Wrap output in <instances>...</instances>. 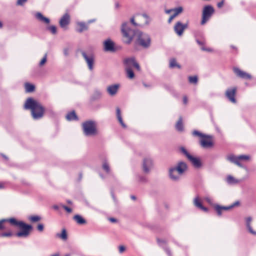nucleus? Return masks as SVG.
I'll return each mask as SVG.
<instances>
[{
	"instance_id": "1",
	"label": "nucleus",
	"mask_w": 256,
	"mask_h": 256,
	"mask_svg": "<svg viewBox=\"0 0 256 256\" xmlns=\"http://www.w3.org/2000/svg\"><path fill=\"white\" fill-rule=\"evenodd\" d=\"M24 108L31 110L32 116L34 120H38L43 116L44 110V107L40 102L32 98L26 100Z\"/></svg>"
},
{
	"instance_id": "2",
	"label": "nucleus",
	"mask_w": 256,
	"mask_h": 256,
	"mask_svg": "<svg viewBox=\"0 0 256 256\" xmlns=\"http://www.w3.org/2000/svg\"><path fill=\"white\" fill-rule=\"evenodd\" d=\"M187 169L188 166L186 162H179L176 165L169 169V176L172 180L177 182L180 180Z\"/></svg>"
},
{
	"instance_id": "3",
	"label": "nucleus",
	"mask_w": 256,
	"mask_h": 256,
	"mask_svg": "<svg viewBox=\"0 0 256 256\" xmlns=\"http://www.w3.org/2000/svg\"><path fill=\"white\" fill-rule=\"evenodd\" d=\"M6 222H10L12 225L18 226L21 230L16 234L18 237L26 238L29 234L30 231L32 230V226L26 224L22 221H17L14 218L6 219Z\"/></svg>"
},
{
	"instance_id": "4",
	"label": "nucleus",
	"mask_w": 256,
	"mask_h": 256,
	"mask_svg": "<svg viewBox=\"0 0 256 256\" xmlns=\"http://www.w3.org/2000/svg\"><path fill=\"white\" fill-rule=\"evenodd\" d=\"M226 160L229 162L234 164L240 168L247 169L244 164L250 160L251 157L249 155H240L236 156L231 154L226 156Z\"/></svg>"
},
{
	"instance_id": "5",
	"label": "nucleus",
	"mask_w": 256,
	"mask_h": 256,
	"mask_svg": "<svg viewBox=\"0 0 256 256\" xmlns=\"http://www.w3.org/2000/svg\"><path fill=\"white\" fill-rule=\"evenodd\" d=\"M84 134L87 136H94L98 134L96 124L95 122L88 120L82 124Z\"/></svg>"
},
{
	"instance_id": "6",
	"label": "nucleus",
	"mask_w": 256,
	"mask_h": 256,
	"mask_svg": "<svg viewBox=\"0 0 256 256\" xmlns=\"http://www.w3.org/2000/svg\"><path fill=\"white\" fill-rule=\"evenodd\" d=\"M121 30L123 36V40L126 44H130L134 36H136V32L132 30L128 26V22H124L122 26Z\"/></svg>"
},
{
	"instance_id": "7",
	"label": "nucleus",
	"mask_w": 256,
	"mask_h": 256,
	"mask_svg": "<svg viewBox=\"0 0 256 256\" xmlns=\"http://www.w3.org/2000/svg\"><path fill=\"white\" fill-rule=\"evenodd\" d=\"M136 42L138 45L144 48H148L150 46L151 39L148 34L136 31Z\"/></svg>"
},
{
	"instance_id": "8",
	"label": "nucleus",
	"mask_w": 256,
	"mask_h": 256,
	"mask_svg": "<svg viewBox=\"0 0 256 256\" xmlns=\"http://www.w3.org/2000/svg\"><path fill=\"white\" fill-rule=\"evenodd\" d=\"M180 151L188 159L192 162L194 167L196 168H200L202 166V162L198 158L194 157L190 155V154L184 147H181L180 148Z\"/></svg>"
},
{
	"instance_id": "9",
	"label": "nucleus",
	"mask_w": 256,
	"mask_h": 256,
	"mask_svg": "<svg viewBox=\"0 0 256 256\" xmlns=\"http://www.w3.org/2000/svg\"><path fill=\"white\" fill-rule=\"evenodd\" d=\"M214 8L210 6H206L202 11V20L201 24L202 25L207 22L210 18L212 14L214 13Z\"/></svg>"
},
{
	"instance_id": "10",
	"label": "nucleus",
	"mask_w": 256,
	"mask_h": 256,
	"mask_svg": "<svg viewBox=\"0 0 256 256\" xmlns=\"http://www.w3.org/2000/svg\"><path fill=\"white\" fill-rule=\"evenodd\" d=\"M200 144L204 148H212L214 146L212 136L210 135L204 134L200 138Z\"/></svg>"
},
{
	"instance_id": "11",
	"label": "nucleus",
	"mask_w": 256,
	"mask_h": 256,
	"mask_svg": "<svg viewBox=\"0 0 256 256\" xmlns=\"http://www.w3.org/2000/svg\"><path fill=\"white\" fill-rule=\"evenodd\" d=\"M125 68L132 69V67L135 68L138 70H140V66L138 64L135 60L134 58H127L124 60Z\"/></svg>"
},
{
	"instance_id": "12",
	"label": "nucleus",
	"mask_w": 256,
	"mask_h": 256,
	"mask_svg": "<svg viewBox=\"0 0 256 256\" xmlns=\"http://www.w3.org/2000/svg\"><path fill=\"white\" fill-rule=\"evenodd\" d=\"M82 54L88 64V69L92 70L94 68V56L92 54H88L84 52H82Z\"/></svg>"
},
{
	"instance_id": "13",
	"label": "nucleus",
	"mask_w": 256,
	"mask_h": 256,
	"mask_svg": "<svg viewBox=\"0 0 256 256\" xmlns=\"http://www.w3.org/2000/svg\"><path fill=\"white\" fill-rule=\"evenodd\" d=\"M153 167V162L151 158H146L144 159L142 168L145 173H149Z\"/></svg>"
},
{
	"instance_id": "14",
	"label": "nucleus",
	"mask_w": 256,
	"mask_h": 256,
	"mask_svg": "<svg viewBox=\"0 0 256 256\" xmlns=\"http://www.w3.org/2000/svg\"><path fill=\"white\" fill-rule=\"evenodd\" d=\"M188 26V24H182L180 22H178L174 26V30L178 36H181Z\"/></svg>"
},
{
	"instance_id": "15",
	"label": "nucleus",
	"mask_w": 256,
	"mask_h": 256,
	"mask_svg": "<svg viewBox=\"0 0 256 256\" xmlns=\"http://www.w3.org/2000/svg\"><path fill=\"white\" fill-rule=\"evenodd\" d=\"M104 50L105 52H114L116 51L114 42L110 38L104 40L103 42Z\"/></svg>"
},
{
	"instance_id": "16",
	"label": "nucleus",
	"mask_w": 256,
	"mask_h": 256,
	"mask_svg": "<svg viewBox=\"0 0 256 256\" xmlns=\"http://www.w3.org/2000/svg\"><path fill=\"white\" fill-rule=\"evenodd\" d=\"M236 90V88H233L228 89L226 92V95L228 98L233 103L236 102V100L235 98Z\"/></svg>"
},
{
	"instance_id": "17",
	"label": "nucleus",
	"mask_w": 256,
	"mask_h": 256,
	"mask_svg": "<svg viewBox=\"0 0 256 256\" xmlns=\"http://www.w3.org/2000/svg\"><path fill=\"white\" fill-rule=\"evenodd\" d=\"M233 70L236 75L239 78L244 79H250L252 78L250 74L240 70L238 68H233Z\"/></svg>"
},
{
	"instance_id": "18",
	"label": "nucleus",
	"mask_w": 256,
	"mask_h": 256,
	"mask_svg": "<svg viewBox=\"0 0 256 256\" xmlns=\"http://www.w3.org/2000/svg\"><path fill=\"white\" fill-rule=\"evenodd\" d=\"M70 21V15L66 13L65 14L60 20V25L61 28H66L67 26L69 24Z\"/></svg>"
},
{
	"instance_id": "19",
	"label": "nucleus",
	"mask_w": 256,
	"mask_h": 256,
	"mask_svg": "<svg viewBox=\"0 0 256 256\" xmlns=\"http://www.w3.org/2000/svg\"><path fill=\"white\" fill-rule=\"evenodd\" d=\"M252 218L251 216H248L245 218V222L246 226L248 230V232L253 235L256 236V231L253 230L252 227L251 226L250 224L252 222Z\"/></svg>"
},
{
	"instance_id": "20",
	"label": "nucleus",
	"mask_w": 256,
	"mask_h": 256,
	"mask_svg": "<svg viewBox=\"0 0 256 256\" xmlns=\"http://www.w3.org/2000/svg\"><path fill=\"white\" fill-rule=\"evenodd\" d=\"M36 18L39 21L46 24H48L50 22V20L48 18L44 16L42 13L38 12L35 14Z\"/></svg>"
},
{
	"instance_id": "21",
	"label": "nucleus",
	"mask_w": 256,
	"mask_h": 256,
	"mask_svg": "<svg viewBox=\"0 0 256 256\" xmlns=\"http://www.w3.org/2000/svg\"><path fill=\"white\" fill-rule=\"evenodd\" d=\"M118 88V84L111 85L107 88V91L110 96H114L116 94Z\"/></svg>"
},
{
	"instance_id": "22",
	"label": "nucleus",
	"mask_w": 256,
	"mask_h": 256,
	"mask_svg": "<svg viewBox=\"0 0 256 256\" xmlns=\"http://www.w3.org/2000/svg\"><path fill=\"white\" fill-rule=\"evenodd\" d=\"M214 208L217 212L218 216H220L223 210H228L232 208L230 205L228 206H222L219 205H216Z\"/></svg>"
},
{
	"instance_id": "23",
	"label": "nucleus",
	"mask_w": 256,
	"mask_h": 256,
	"mask_svg": "<svg viewBox=\"0 0 256 256\" xmlns=\"http://www.w3.org/2000/svg\"><path fill=\"white\" fill-rule=\"evenodd\" d=\"M226 181L229 184H236L240 183L241 180L234 178L231 175H228L226 177Z\"/></svg>"
},
{
	"instance_id": "24",
	"label": "nucleus",
	"mask_w": 256,
	"mask_h": 256,
	"mask_svg": "<svg viewBox=\"0 0 256 256\" xmlns=\"http://www.w3.org/2000/svg\"><path fill=\"white\" fill-rule=\"evenodd\" d=\"M194 204L195 205V206H196L197 208L201 209L204 212H208V208L206 207H204L202 205V204L201 202H200V200L198 197H196L194 199Z\"/></svg>"
},
{
	"instance_id": "25",
	"label": "nucleus",
	"mask_w": 256,
	"mask_h": 256,
	"mask_svg": "<svg viewBox=\"0 0 256 256\" xmlns=\"http://www.w3.org/2000/svg\"><path fill=\"white\" fill-rule=\"evenodd\" d=\"M56 238H60L61 240L66 241L68 239V234L66 232V230L65 228H63L62 230L61 233H57L56 234Z\"/></svg>"
},
{
	"instance_id": "26",
	"label": "nucleus",
	"mask_w": 256,
	"mask_h": 256,
	"mask_svg": "<svg viewBox=\"0 0 256 256\" xmlns=\"http://www.w3.org/2000/svg\"><path fill=\"white\" fill-rule=\"evenodd\" d=\"M116 117L117 118L121 126L124 128H126V125L124 124L122 120V116L121 115V112L120 108H117L116 109Z\"/></svg>"
},
{
	"instance_id": "27",
	"label": "nucleus",
	"mask_w": 256,
	"mask_h": 256,
	"mask_svg": "<svg viewBox=\"0 0 256 256\" xmlns=\"http://www.w3.org/2000/svg\"><path fill=\"white\" fill-rule=\"evenodd\" d=\"M77 24L78 27L76 28V30L78 32H82L84 30H86L88 29L87 26L84 22H79Z\"/></svg>"
},
{
	"instance_id": "28",
	"label": "nucleus",
	"mask_w": 256,
	"mask_h": 256,
	"mask_svg": "<svg viewBox=\"0 0 256 256\" xmlns=\"http://www.w3.org/2000/svg\"><path fill=\"white\" fill-rule=\"evenodd\" d=\"M74 219L79 224H84L86 223V220L80 215H76L74 217Z\"/></svg>"
},
{
	"instance_id": "29",
	"label": "nucleus",
	"mask_w": 256,
	"mask_h": 256,
	"mask_svg": "<svg viewBox=\"0 0 256 256\" xmlns=\"http://www.w3.org/2000/svg\"><path fill=\"white\" fill-rule=\"evenodd\" d=\"M26 91L28 92H30L34 91L35 86L34 84L30 83H26L24 84Z\"/></svg>"
},
{
	"instance_id": "30",
	"label": "nucleus",
	"mask_w": 256,
	"mask_h": 256,
	"mask_svg": "<svg viewBox=\"0 0 256 256\" xmlns=\"http://www.w3.org/2000/svg\"><path fill=\"white\" fill-rule=\"evenodd\" d=\"M103 170L108 174L110 172V167L108 161L106 160H104L102 164Z\"/></svg>"
},
{
	"instance_id": "31",
	"label": "nucleus",
	"mask_w": 256,
	"mask_h": 256,
	"mask_svg": "<svg viewBox=\"0 0 256 256\" xmlns=\"http://www.w3.org/2000/svg\"><path fill=\"white\" fill-rule=\"evenodd\" d=\"M66 118L68 120H72L78 119L77 116L74 112H72L68 114L66 116Z\"/></svg>"
},
{
	"instance_id": "32",
	"label": "nucleus",
	"mask_w": 256,
	"mask_h": 256,
	"mask_svg": "<svg viewBox=\"0 0 256 256\" xmlns=\"http://www.w3.org/2000/svg\"><path fill=\"white\" fill-rule=\"evenodd\" d=\"M183 11V8L182 6H179L178 8H174L173 12H174L172 16L175 18L178 15L180 14Z\"/></svg>"
},
{
	"instance_id": "33",
	"label": "nucleus",
	"mask_w": 256,
	"mask_h": 256,
	"mask_svg": "<svg viewBox=\"0 0 256 256\" xmlns=\"http://www.w3.org/2000/svg\"><path fill=\"white\" fill-rule=\"evenodd\" d=\"M176 128L178 131H182L183 130L182 118L181 117L180 118L179 120L176 124Z\"/></svg>"
},
{
	"instance_id": "34",
	"label": "nucleus",
	"mask_w": 256,
	"mask_h": 256,
	"mask_svg": "<svg viewBox=\"0 0 256 256\" xmlns=\"http://www.w3.org/2000/svg\"><path fill=\"white\" fill-rule=\"evenodd\" d=\"M127 76L130 78H132L134 77V73L132 69L130 68H125Z\"/></svg>"
},
{
	"instance_id": "35",
	"label": "nucleus",
	"mask_w": 256,
	"mask_h": 256,
	"mask_svg": "<svg viewBox=\"0 0 256 256\" xmlns=\"http://www.w3.org/2000/svg\"><path fill=\"white\" fill-rule=\"evenodd\" d=\"M170 67L171 68H174L175 67H178V68H180V66L176 63V60L174 58H172L170 60Z\"/></svg>"
},
{
	"instance_id": "36",
	"label": "nucleus",
	"mask_w": 256,
	"mask_h": 256,
	"mask_svg": "<svg viewBox=\"0 0 256 256\" xmlns=\"http://www.w3.org/2000/svg\"><path fill=\"white\" fill-rule=\"evenodd\" d=\"M137 180L139 182L145 183L147 182V178L144 176H138L136 177Z\"/></svg>"
},
{
	"instance_id": "37",
	"label": "nucleus",
	"mask_w": 256,
	"mask_h": 256,
	"mask_svg": "<svg viewBox=\"0 0 256 256\" xmlns=\"http://www.w3.org/2000/svg\"><path fill=\"white\" fill-rule=\"evenodd\" d=\"M28 219L32 222H37L40 220V218L38 216H29Z\"/></svg>"
},
{
	"instance_id": "38",
	"label": "nucleus",
	"mask_w": 256,
	"mask_h": 256,
	"mask_svg": "<svg viewBox=\"0 0 256 256\" xmlns=\"http://www.w3.org/2000/svg\"><path fill=\"white\" fill-rule=\"evenodd\" d=\"M188 80L190 83L196 84L198 82L196 76H190L188 77Z\"/></svg>"
},
{
	"instance_id": "39",
	"label": "nucleus",
	"mask_w": 256,
	"mask_h": 256,
	"mask_svg": "<svg viewBox=\"0 0 256 256\" xmlns=\"http://www.w3.org/2000/svg\"><path fill=\"white\" fill-rule=\"evenodd\" d=\"M196 42L197 43L200 45V46H201L202 47H201V49L202 50H204V51H208V52H210L211 51V50L210 48H204L203 46L204 44V42H201L199 40H196Z\"/></svg>"
},
{
	"instance_id": "40",
	"label": "nucleus",
	"mask_w": 256,
	"mask_h": 256,
	"mask_svg": "<svg viewBox=\"0 0 256 256\" xmlns=\"http://www.w3.org/2000/svg\"><path fill=\"white\" fill-rule=\"evenodd\" d=\"M52 34H54L56 33V28L54 26H51L47 28Z\"/></svg>"
},
{
	"instance_id": "41",
	"label": "nucleus",
	"mask_w": 256,
	"mask_h": 256,
	"mask_svg": "<svg viewBox=\"0 0 256 256\" xmlns=\"http://www.w3.org/2000/svg\"><path fill=\"white\" fill-rule=\"evenodd\" d=\"M192 134L194 136H198L200 138L204 136L205 134H202V132L198 131V130H194L192 132Z\"/></svg>"
},
{
	"instance_id": "42",
	"label": "nucleus",
	"mask_w": 256,
	"mask_h": 256,
	"mask_svg": "<svg viewBox=\"0 0 256 256\" xmlns=\"http://www.w3.org/2000/svg\"><path fill=\"white\" fill-rule=\"evenodd\" d=\"M47 60V54H45L43 58L40 61L39 65L40 66H42L46 62Z\"/></svg>"
},
{
	"instance_id": "43",
	"label": "nucleus",
	"mask_w": 256,
	"mask_h": 256,
	"mask_svg": "<svg viewBox=\"0 0 256 256\" xmlns=\"http://www.w3.org/2000/svg\"><path fill=\"white\" fill-rule=\"evenodd\" d=\"M204 199L209 204L211 205H212L214 204V200L210 196H206L204 198Z\"/></svg>"
},
{
	"instance_id": "44",
	"label": "nucleus",
	"mask_w": 256,
	"mask_h": 256,
	"mask_svg": "<svg viewBox=\"0 0 256 256\" xmlns=\"http://www.w3.org/2000/svg\"><path fill=\"white\" fill-rule=\"evenodd\" d=\"M6 220H7L6 219H2L0 220V230H2L5 228L4 222H6Z\"/></svg>"
},
{
	"instance_id": "45",
	"label": "nucleus",
	"mask_w": 256,
	"mask_h": 256,
	"mask_svg": "<svg viewBox=\"0 0 256 256\" xmlns=\"http://www.w3.org/2000/svg\"><path fill=\"white\" fill-rule=\"evenodd\" d=\"M12 236L11 232H3L0 234V236L1 237L10 236Z\"/></svg>"
},
{
	"instance_id": "46",
	"label": "nucleus",
	"mask_w": 256,
	"mask_h": 256,
	"mask_svg": "<svg viewBox=\"0 0 256 256\" xmlns=\"http://www.w3.org/2000/svg\"><path fill=\"white\" fill-rule=\"evenodd\" d=\"M142 16L146 18V24H149V22H150V18H149V16L146 14H142Z\"/></svg>"
},
{
	"instance_id": "47",
	"label": "nucleus",
	"mask_w": 256,
	"mask_h": 256,
	"mask_svg": "<svg viewBox=\"0 0 256 256\" xmlns=\"http://www.w3.org/2000/svg\"><path fill=\"white\" fill-rule=\"evenodd\" d=\"M27 1V0H18L17 1V4L18 5H19V6H22Z\"/></svg>"
},
{
	"instance_id": "48",
	"label": "nucleus",
	"mask_w": 256,
	"mask_h": 256,
	"mask_svg": "<svg viewBox=\"0 0 256 256\" xmlns=\"http://www.w3.org/2000/svg\"><path fill=\"white\" fill-rule=\"evenodd\" d=\"M70 50L68 48H65L64 50V54L65 56H68L69 54Z\"/></svg>"
},
{
	"instance_id": "49",
	"label": "nucleus",
	"mask_w": 256,
	"mask_h": 256,
	"mask_svg": "<svg viewBox=\"0 0 256 256\" xmlns=\"http://www.w3.org/2000/svg\"><path fill=\"white\" fill-rule=\"evenodd\" d=\"M37 228L39 231L42 232L44 230V225L42 224H38Z\"/></svg>"
},
{
	"instance_id": "50",
	"label": "nucleus",
	"mask_w": 256,
	"mask_h": 256,
	"mask_svg": "<svg viewBox=\"0 0 256 256\" xmlns=\"http://www.w3.org/2000/svg\"><path fill=\"white\" fill-rule=\"evenodd\" d=\"M62 208L68 213H70L72 212V209L66 206H62Z\"/></svg>"
},
{
	"instance_id": "51",
	"label": "nucleus",
	"mask_w": 256,
	"mask_h": 256,
	"mask_svg": "<svg viewBox=\"0 0 256 256\" xmlns=\"http://www.w3.org/2000/svg\"><path fill=\"white\" fill-rule=\"evenodd\" d=\"M125 250V248L123 246H119V252L120 253L123 252Z\"/></svg>"
},
{
	"instance_id": "52",
	"label": "nucleus",
	"mask_w": 256,
	"mask_h": 256,
	"mask_svg": "<svg viewBox=\"0 0 256 256\" xmlns=\"http://www.w3.org/2000/svg\"><path fill=\"white\" fill-rule=\"evenodd\" d=\"M240 204V202L238 201H236L234 202L232 204L230 205L232 208L236 206H238Z\"/></svg>"
},
{
	"instance_id": "53",
	"label": "nucleus",
	"mask_w": 256,
	"mask_h": 256,
	"mask_svg": "<svg viewBox=\"0 0 256 256\" xmlns=\"http://www.w3.org/2000/svg\"><path fill=\"white\" fill-rule=\"evenodd\" d=\"M224 0H222L221 2H219L218 4V8H220L221 7H222L223 4H224Z\"/></svg>"
},
{
	"instance_id": "54",
	"label": "nucleus",
	"mask_w": 256,
	"mask_h": 256,
	"mask_svg": "<svg viewBox=\"0 0 256 256\" xmlns=\"http://www.w3.org/2000/svg\"><path fill=\"white\" fill-rule=\"evenodd\" d=\"M183 102L184 104H186L188 103V98L186 96H184L183 98Z\"/></svg>"
},
{
	"instance_id": "55",
	"label": "nucleus",
	"mask_w": 256,
	"mask_h": 256,
	"mask_svg": "<svg viewBox=\"0 0 256 256\" xmlns=\"http://www.w3.org/2000/svg\"><path fill=\"white\" fill-rule=\"evenodd\" d=\"M174 11V8H172V9H170V10H165V12L167 14H170L171 12H173Z\"/></svg>"
},
{
	"instance_id": "56",
	"label": "nucleus",
	"mask_w": 256,
	"mask_h": 256,
	"mask_svg": "<svg viewBox=\"0 0 256 256\" xmlns=\"http://www.w3.org/2000/svg\"><path fill=\"white\" fill-rule=\"evenodd\" d=\"M158 242L160 246H162V244L164 243V240L159 239L158 240Z\"/></svg>"
},
{
	"instance_id": "57",
	"label": "nucleus",
	"mask_w": 256,
	"mask_h": 256,
	"mask_svg": "<svg viewBox=\"0 0 256 256\" xmlns=\"http://www.w3.org/2000/svg\"><path fill=\"white\" fill-rule=\"evenodd\" d=\"M174 18V17L172 15L168 20V22L169 24L170 23Z\"/></svg>"
},
{
	"instance_id": "58",
	"label": "nucleus",
	"mask_w": 256,
	"mask_h": 256,
	"mask_svg": "<svg viewBox=\"0 0 256 256\" xmlns=\"http://www.w3.org/2000/svg\"><path fill=\"white\" fill-rule=\"evenodd\" d=\"M108 220L112 222H116V220L113 218H110Z\"/></svg>"
},
{
	"instance_id": "59",
	"label": "nucleus",
	"mask_w": 256,
	"mask_h": 256,
	"mask_svg": "<svg viewBox=\"0 0 256 256\" xmlns=\"http://www.w3.org/2000/svg\"><path fill=\"white\" fill-rule=\"evenodd\" d=\"M5 187V183L0 182V189L4 188Z\"/></svg>"
},
{
	"instance_id": "60",
	"label": "nucleus",
	"mask_w": 256,
	"mask_h": 256,
	"mask_svg": "<svg viewBox=\"0 0 256 256\" xmlns=\"http://www.w3.org/2000/svg\"><path fill=\"white\" fill-rule=\"evenodd\" d=\"M131 22L134 26H137L138 24L134 22V18H130Z\"/></svg>"
},
{
	"instance_id": "61",
	"label": "nucleus",
	"mask_w": 256,
	"mask_h": 256,
	"mask_svg": "<svg viewBox=\"0 0 256 256\" xmlns=\"http://www.w3.org/2000/svg\"><path fill=\"white\" fill-rule=\"evenodd\" d=\"M53 208L56 210H58V205H54L53 206H52Z\"/></svg>"
},
{
	"instance_id": "62",
	"label": "nucleus",
	"mask_w": 256,
	"mask_h": 256,
	"mask_svg": "<svg viewBox=\"0 0 256 256\" xmlns=\"http://www.w3.org/2000/svg\"><path fill=\"white\" fill-rule=\"evenodd\" d=\"M60 253L59 252H56V253H54L52 254L50 256H60Z\"/></svg>"
},
{
	"instance_id": "63",
	"label": "nucleus",
	"mask_w": 256,
	"mask_h": 256,
	"mask_svg": "<svg viewBox=\"0 0 256 256\" xmlns=\"http://www.w3.org/2000/svg\"><path fill=\"white\" fill-rule=\"evenodd\" d=\"M166 253L168 254L169 256H170V250L168 248H166Z\"/></svg>"
},
{
	"instance_id": "64",
	"label": "nucleus",
	"mask_w": 256,
	"mask_h": 256,
	"mask_svg": "<svg viewBox=\"0 0 256 256\" xmlns=\"http://www.w3.org/2000/svg\"><path fill=\"white\" fill-rule=\"evenodd\" d=\"M131 198H132V200H136V196H131Z\"/></svg>"
}]
</instances>
